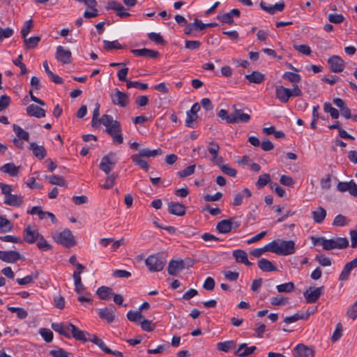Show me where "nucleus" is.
<instances>
[{
  "mask_svg": "<svg viewBox=\"0 0 357 357\" xmlns=\"http://www.w3.org/2000/svg\"><path fill=\"white\" fill-rule=\"evenodd\" d=\"M100 123L105 126L106 132L112 137L114 143H123V137L121 133V126L119 121L114 120L111 115L104 114L100 119Z\"/></svg>",
  "mask_w": 357,
  "mask_h": 357,
  "instance_id": "1",
  "label": "nucleus"
},
{
  "mask_svg": "<svg viewBox=\"0 0 357 357\" xmlns=\"http://www.w3.org/2000/svg\"><path fill=\"white\" fill-rule=\"evenodd\" d=\"M166 262V257L162 253L150 255L145 260V264L151 272L161 271Z\"/></svg>",
  "mask_w": 357,
  "mask_h": 357,
  "instance_id": "2",
  "label": "nucleus"
},
{
  "mask_svg": "<svg viewBox=\"0 0 357 357\" xmlns=\"http://www.w3.org/2000/svg\"><path fill=\"white\" fill-rule=\"evenodd\" d=\"M118 160L116 153L109 152L107 155L102 158L99 168L106 174H109L118 162Z\"/></svg>",
  "mask_w": 357,
  "mask_h": 357,
  "instance_id": "3",
  "label": "nucleus"
},
{
  "mask_svg": "<svg viewBox=\"0 0 357 357\" xmlns=\"http://www.w3.org/2000/svg\"><path fill=\"white\" fill-rule=\"evenodd\" d=\"M53 238L56 242L66 248H71L76 244L74 236L68 229H65L63 231L56 234Z\"/></svg>",
  "mask_w": 357,
  "mask_h": 357,
  "instance_id": "4",
  "label": "nucleus"
},
{
  "mask_svg": "<svg viewBox=\"0 0 357 357\" xmlns=\"http://www.w3.org/2000/svg\"><path fill=\"white\" fill-rule=\"evenodd\" d=\"M112 102L114 105H118L121 107H126L129 103L128 94L121 91L118 89H115L113 93L110 95Z\"/></svg>",
  "mask_w": 357,
  "mask_h": 357,
  "instance_id": "5",
  "label": "nucleus"
},
{
  "mask_svg": "<svg viewBox=\"0 0 357 357\" xmlns=\"http://www.w3.org/2000/svg\"><path fill=\"white\" fill-rule=\"evenodd\" d=\"M231 124L239 123H248L251 119L249 113H244L241 109L237 108L236 105H232Z\"/></svg>",
  "mask_w": 357,
  "mask_h": 357,
  "instance_id": "6",
  "label": "nucleus"
},
{
  "mask_svg": "<svg viewBox=\"0 0 357 357\" xmlns=\"http://www.w3.org/2000/svg\"><path fill=\"white\" fill-rule=\"evenodd\" d=\"M324 286L312 288L310 287L303 292V296L306 300L307 303H316L320 296L324 294Z\"/></svg>",
  "mask_w": 357,
  "mask_h": 357,
  "instance_id": "7",
  "label": "nucleus"
},
{
  "mask_svg": "<svg viewBox=\"0 0 357 357\" xmlns=\"http://www.w3.org/2000/svg\"><path fill=\"white\" fill-rule=\"evenodd\" d=\"M328 64L331 72L339 73L344 70L345 63L344 60L339 56L333 55L328 58Z\"/></svg>",
  "mask_w": 357,
  "mask_h": 357,
  "instance_id": "8",
  "label": "nucleus"
},
{
  "mask_svg": "<svg viewBox=\"0 0 357 357\" xmlns=\"http://www.w3.org/2000/svg\"><path fill=\"white\" fill-rule=\"evenodd\" d=\"M200 109V106L198 102L192 105L190 109L186 112L185 126L188 128H193L194 123L197 120V112Z\"/></svg>",
  "mask_w": 357,
  "mask_h": 357,
  "instance_id": "9",
  "label": "nucleus"
},
{
  "mask_svg": "<svg viewBox=\"0 0 357 357\" xmlns=\"http://www.w3.org/2000/svg\"><path fill=\"white\" fill-rule=\"evenodd\" d=\"M56 59L63 64H69L73 61L71 52L59 45L56 47Z\"/></svg>",
  "mask_w": 357,
  "mask_h": 357,
  "instance_id": "10",
  "label": "nucleus"
},
{
  "mask_svg": "<svg viewBox=\"0 0 357 357\" xmlns=\"http://www.w3.org/2000/svg\"><path fill=\"white\" fill-rule=\"evenodd\" d=\"M337 190L341 192L348 191L351 195L357 197V185L354 180H351L349 182H338Z\"/></svg>",
  "mask_w": 357,
  "mask_h": 357,
  "instance_id": "11",
  "label": "nucleus"
},
{
  "mask_svg": "<svg viewBox=\"0 0 357 357\" xmlns=\"http://www.w3.org/2000/svg\"><path fill=\"white\" fill-rule=\"evenodd\" d=\"M275 97L281 102L287 103L291 97V89L286 88L282 85L275 86Z\"/></svg>",
  "mask_w": 357,
  "mask_h": 357,
  "instance_id": "12",
  "label": "nucleus"
},
{
  "mask_svg": "<svg viewBox=\"0 0 357 357\" xmlns=\"http://www.w3.org/2000/svg\"><path fill=\"white\" fill-rule=\"evenodd\" d=\"M116 307L113 305H110L108 307L101 308L98 310V316L108 323L114 321L115 318Z\"/></svg>",
  "mask_w": 357,
  "mask_h": 357,
  "instance_id": "13",
  "label": "nucleus"
},
{
  "mask_svg": "<svg viewBox=\"0 0 357 357\" xmlns=\"http://www.w3.org/2000/svg\"><path fill=\"white\" fill-rule=\"evenodd\" d=\"M295 242L292 240L280 241L279 255L287 256L295 252Z\"/></svg>",
  "mask_w": 357,
  "mask_h": 357,
  "instance_id": "14",
  "label": "nucleus"
},
{
  "mask_svg": "<svg viewBox=\"0 0 357 357\" xmlns=\"http://www.w3.org/2000/svg\"><path fill=\"white\" fill-rule=\"evenodd\" d=\"M357 267V257L354 258L351 261L347 263L342 271H341L338 280L339 281L344 282L349 279V275L351 271Z\"/></svg>",
  "mask_w": 357,
  "mask_h": 357,
  "instance_id": "15",
  "label": "nucleus"
},
{
  "mask_svg": "<svg viewBox=\"0 0 357 357\" xmlns=\"http://www.w3.org/2000/svg\"><path fill=\"white\" fill-rule=\"evenodd\" d=\"M167 211L170 214L183 216L186 213V207L179 202H170L167 204Z\"/></svg>",
  "mask_w": 357,
  "mask_h": 357,
  "instance_id": "16",
  "label": "nucleus"
},
{
  "mask_svg": "<svg viewBox=\"0 0 357 357\" xmlns=\"http://www.w3.org/2000/svg\"><path fill=\"white\" fill-rule=\"evenodd\" d=\"M22 258L21 255L15 250H0V259L6 263H15Z\"/></svg>",
  "mask_w": 357,
  "mask_h": 357,
  "instance_id": "17",
  "label": "nucleus"
},
{
  "mask_svg": "<svg viewBox=\"0 0 357 357\" xmlns=\"http://www.w3.org/2000/svg\"><path fill=\"white\" fill-rule=\"evenodd\" d=\"M130 52L137 56L155 59L158 57L160 53L158 51L142 48V49H132Z\"/></svg>",
  "mask_w": 357,
  "mask_h": 357,
  "instance_id": "18",
  "label": "nucleus"
},
{
  "mask_svg": "<svg viewBox=\"0 0 357 357\" xmlns=\"http://www.w3.org/2000/svg\"><path fill=\"white\" fill-rule=\"evenodd\" d=\"M40 235L38 229H32L31 227L29 225L24 231V241L32 244L39 238Z\"/></svg>",
  "mask_w": 357,
  "mask_h": 357,
  "instance_id": "19",
  "label": "nucleus"
},
{
  "mask_svg": "<svg viewBox=\"0 0 357 357\" xmlns=\"http://www.w3.org/2000/svg\"><path fill=\"white\" fill-rule=\"evenodd\" d=\"M257 350L255 346L248 347L246 343L241 344L238 349L234 351V354L238 357H246L250 356Z\"/></svg>",
  "mask_w": 357,
  "mask_h": 357,
  "instance_id": "20",
  "label": "nucleus"
},
{
  "mask_svg": "<svg viewBox=\"0 0 357 357\" xmlns=\"http://www.w3.org/2000/svg\"><path fill=\"white\" fill-rule=\"evenodd\" d=\"M72 337L76 340L86 342L89 341V336H91L88 332L79 329L75 325H70Z\"/></svg>",
  "mask_w": 357,
  "mask_h": 357,
  "instance_id": "21",
  "label": "nucleus"
},
{
  "mask_svg": "<svg viewBox=\"0 0 357 357\" xmlns=\"http://www.w3.org/2000/svg\"><path fill=\"white\" fill-rule=\"evenodd\" d=\"M294 357H314V351L307 346L299 344L294 348Z\"/></svg>",
  "mask_w": 357,
  "mask_h": 357,
  "instance_id": "22",
  "label": "nucleus"
},
{
  "mask_svg": "<svg viewBox=\"0 0 357 357\" xmlns=\"http://www.w3.org/2000/svg\"><path fill=\"white\" fill-rule=\"evenodd\" d=\"M29 149L33 153V155L39 160L44 159L47 155V151L44 146H40L36 142H31Z\"/></svg>",
  "mask_w": 357,
  "mask_h": 357,
  "instance_id": "23",
  "label": "nucleus"
},
{
  "mask_svg": "<svg viewBox=\"0 0 357 357\" xmlns=\"http://www.w3.org/2000/svg\"><path fill=\"white\" fill-rule=\"evenodd\" d=\"M26 112L28 116L38 119L45 116V110L34 104L29 105L26 109Z\"/></svg>",
  "mask_w": 357,
  "mask_h": 357,
  "instance_id": "24",
  "label": "nucleus"
},
{
  "mask_svg": "<svg viewBox=\"0 0 357 357\" xmlns=\"http://www.w3.org/2000/svg\"><path fill=\"white\" fill-rule=\"evenodd\" d=\"M184 261L183 260H171L168 266V273L170 275H176L181 271L184 269Z\"/></svg>",
  "mask_w": 357,
  "mask_h": 357,
  "instance_id": "25",
  "label": "nucleus"
},
{
  "mask_svg": "<svg viewBox=\"0 0 357 357\" xmlns=\"http://www.w3.org/2000/svg\"><path fill=\"white\" fill-rule=\"evenodd\" d=\"M285 7L284 2L277 3L273 6H267L264 1L260 2V8L271 15H273L276 11L282 12Z\"/></svg>",
  "mask_w": 357,
  "mask_h": 357,
  "instance_id": "26",
  "label": "nucleus"
},
{
  "mask_svg": "<svg viewBox=\"0 0 357 357\" xmlns=\"http://www.w3.org/2000/svg\"><path fill=\"white\" fill-rule=\"evenodd\" d=\"M233 228V218L228 220H222L216 225V229L220 234H227L231 231Z\"/></svg>",
  "mask_w": 357,
  "mask_h": 357,
  "instance_id": "27",
  "label": "nucleus"
},
{
  "mask_svg": "<svg viewBox=\"0 0 357 357\" xmlns=\"http://www.w3.org/2000/svg\"><path fill=\"white\" fill-rule=\"evenodd\" d=\"M204 29V23L198 19H195L194 22L188 24L184 29L186 35H191L195 31H202Z\"/></svg>",
  "mask_w": 357,
  "mask_h": 357,
  "instance_id": "28",
  "label": "nucleus"
},
{
  "mask_svg": "<svg viewBox=\"0 0 357 357\" xmlns=\"http://www.w3.org/2000/svg\"><path fill=\"white\" fill-rule=\"evenodd\" d=\"M257 265L258 267L264 272H272L278 271L277 266H275L273 262L264 258L259 259L258 261Z\"/></svg>",
  "mask_w": 357,
  "mask_h": 357,
  "instance_id": "29",
  "label": "nucleus"
},
{
  "mask_svg": "<svg viewBox=\"0 0 357 357\" xmlns=\"http://www.w3.org/2000/svg\"><path fill=\"white\" fill-rule=\"evenodd\" d=\"M310 314H311V312H309V311H307L304 313L297 312V313L293 314L292 316L286 317L284 319V322L289 324L296 322L298 320H307V319H308Z\"/></svg>",
  "mask_w": 357,
  "mask_h": 357,
  "instance_id": "30",
  "label": "nucleus"
},
{
  "mask_svg": "<svg viewBox=\"0 0 357 357\" xmlns=\"http://www.w3.org/2000/svg\"><path fill=\"white\" fill-rule=\"evenodd\" d=\"M96 294L101 300L108 301L114 294V292L112 288L106 286H101L97 289Z\"/></svg>",
  "mask_w": 357,
  "mask_h": 357,
  "instance_id": "31",
  "label": "nucleus"
},
{
  "mask_svg": "<svg viewBox=\"0 0 357 357\" xmlns=\"http://www.w3.org/2000/svg\"><path fill=\"white\" fill-rule=\"evenodd\" d=\"M22 203V197L18 195L10 194L5 197L4 204L12 206H20Z\"/></svg>",
  "mask_w": 357,
  "mask_h": 357,
  "instance_id": "32",
  "label": "nucleus"
},
{
  "mask_svg": "<svg viewBox=\"0 0 357 357\" xmlns=\"http://www.w3.org/2000/svg\"><path fill=\"white\" fill-rule=\"evenodd\" d=\"M252 192L248 188H244L242 192L237 193L234 198L232 204L235 206H240L243 204V199L245 197H250Z\"/></svg>",
  "mask_w": 357,
  "mask_h": 357,
  "instance_id": "33",
  "label": "nucleus"
},
{
  "mask_svg": "<svg viewBox=\"0 0 357 357\" xmlns=\"http://www.w3.org/2000/svg\"><path fill=\"white\" fill-rule=\"evenodd\" d=\"M73 279L75 283V291L78 294H82L84 293L85 287L82 282V278L80 272L75 271L73 273Z\"/></svg>",
  "mask_w": 357,
  "mask_h": 357,
  "instance_id": "34",
  "label": "nucleus"
},
{
  "mask_svg": "<svg viewBox=\"0 0 357 357\" xmlns=\"http://www.w3.org/2000/svg\"><path fill=\"white\" fill-rule=\"evenodd\" d=\"M162 154V151L161 149H157L154 150H150L148 148H144L139 151V155L142 158H154L158 155H161Z\"/></svg>",
  "mask_w": 357,
  "mask_h": 357,
  "instance_id": "35",
  "label": "nucleus"
},
{
  "mask_svg": "<svg viewBox=\"0 0 357 357\" xmlns=\"http://www.w3.org/2000/svg\"><path fill=\"white\" fill-rule=\"evenodd\" d=\"M312 215L313 220L317 224H321L326 216V211L323 207L319 206L317 211L312 212Z\"/></svg>",
  "mask_w": 357,
  "mask_h": 357,
  "instance_id": "36",
  "label": "nucleus"
},
{
  "mask_svg": "<svg viewBox=\"0 0 357 357\" xmlns=\"http://www.w3.org/2000/svg\"><path fill=\"white\" fill-rule=\"evenodd\" d=\"M245 79L251 83L261 84L265 79V75L259 71H254L245 75Z\"/></svg>",
  "mask_w": 357,
  "mask_h": 357,
  "instance_id": "37",
  "label": "nucleus"
},
{
  "mask_svg": "<svg viewBox=\"0 0 357 357\" xmlns=\"http://www.w3.org/2000/svg\"><path fill=\"white\" fill-rule=\"evenodd\" d=\"M89 341L93 342L96 345H97L102 351L105 352H111V349L107 347L103 340L99 338L97 335L93 334L91 336H89Z\"/></svg>",
  "mask_w": 357,
  "mask_h": 357,
  "instance_id": "38",
  "label": "nucleus"
},
{
  "mask_svg": "<svg viewBox=\"0 0 357 357\" xmlns=\"http://www.w3.org/2000/svg\"><path fill=\"white\" fill-rule=\"evenodd\" d=\"M1 171L8 174L11 176L18 175L19 167H16L13 162L6 163L1 167Z\"/></svg>",
  "mask_w": 357,
  "mask_h": 357,
  "instance_id": "39",
  "label": "nucleus"
},
{
  "mask_svg": "<svg viewBox=\"0 0 357 357\" xmlns=\"http://www.w3.org/2000/svg\"><path fill=\"white\" fill-rule=\"evenodd\" d=\"M219 351L228 352L236 347V342L234 340H227L218 342L216 345Z\"/></svg>",
  "mask_w": 357,
  "mask_h": 357,
  "instance_id": "40",
  "label": "nucleus"
},
{
  "mask_svg": "<svg viewBox=\"0 0 357 357\" xmlns=\"http://www.w3.org/2000/svg\"><path fill=\"white\" fill-rule=\"evenodd\" d=\"M45 178L49 181V183L52 185H56L59 186L66 187L67 184L65 179L59 175H50L46 176Z\"/></svg>",
  "mask_w": 357,
  "mask_h": 357,
  "instance_id": "41",
  "label": "nucleus"
},
{
  "mask_svg": "<svg viewBox=\"0 0 357 357\" xmlns=\"http://www.w3.org/2000/svg\"><path fill=\"white\" fill-rule=\"evenodd\" d=\"M317 242L320 243L325 250H331L336 248V245L333 238L326 239L324 237H320L317 239Z\"/></svg>",
  "mask_w": 357,
  "mask_h": 357,
  "instance_id": "42",
  "label": "nucleus"
},
{
  "mask_svg": "<svg viewBox=\"0 0 357 357\" xmlns=\"http://www.w3.org/2000/svg\"><path fill=\"white\" fill-rule=\"evenodd\" d=\"M23 39H24V45H25L26 48L28 50H30V49H33L37 47L38 43L41 40V37L40 36H32V37H30L29 38H27L26 37H25V38H23Z\"/></svg>",
  "mask_w": 357,
  "mask_h": 357,
  "instance_id": "43",
  "label": "nucleus"
},
{
  "mask_svg": "<svg viewBox=\"0 0 357 357\" xmlns=\"http://www.w3.org/2000/svg\"><path fill=\"white\" fill-rule=\"evenodd\" d=\"M282 77L284 79L293 83V84H298L301 79V77L299 74L293 72H285L282 75Z\"/></svg>",
  "mask_w": 357,
  "mask_h": 357,
  "instance_id": "44",
  "label": "nucleus"
},
{
  "mask_svg": "<svg viewBox=\"0 0 357 357\" xmlns=\"http://www.w3.org/2000/svg\"><path fill=\"white\" fill-rule=\"evenodd\" d=\"M13 131L17 137L20 139L25 140L26 142L29 141V133L25 130H24L20 126L14 124L13 126Z\"/></svg>",
  "mask_w": 357,
  "mask_h": 357,
  "instance_id": "45",
  "label": "nucleus"
},
{
  "mask_svg": "<svg viewBox=\"0 0 357 357\" xmlns=\"http://www.w3.org/2000/svg\"><path fill=\"white\" fill-rule=\"evenodd\" d=\"M141 158L142 157L137 154L132 155L130 157L133 163L139 165L142 169L147 172L149 167V163L146 160H142Z\"/></svg>",
  "mask_w": 357,
  "mask_h": 357,
  "instance_id": "46",
  "label": "nucleus"
},
{
  "mask_svg": "<svg viewBox=\"0 0 357 357\" xmlns=\"http://www.w3.org/2000/svg\"><path fill=\"white\" fill-rule=\"evenodd\" d=\"M279 293H290L295 290V285L293 282H289L276 286Z\"/></svg>",
  "mask_w": 357,
  "mask_h": 357,
  "instance_id": "47",
  "label": "nucleus"
},
{
  "mask_svg": "<svg viewBox=\"0 0 357 357\" xmlns=\"http://www.w3.org/2000/svg\"><path fill=\"white\" fill-rule=\"evenodd\" d=\"M128 319L132 322L139 323L144 319V316L140 311L130 310L126 315Z\"/></svg>",
  "mask_w": 357,
  "mask_h": 357,
  "instance_id": "48",
  "label": "nucleus"
},
{
  "mask_svg": "<svg viewBox=\"0 0 357 357\" xmlns=\"http://www.w3.org/2000/svg\"><path fill=\"white\" fill-rule=\"evenodd\" d=\"M0 229L4 233L9 232L13 229L10 221L3 216H0Z\"/></svg>",
  "mask_w": 357,
  "mask_h": 357,
  "instance_id": "49",
  "label": "nucleus"
},
{
  "mask_svg": "<svg viewBox=\"0 0 357 357\" xmlns=\"http://www.w3.org/2000/svg\"><path fill=\"white\" fill-rule=\"evenodd\" d=\"M100 105L98 102H96L95 105V107L93 109V117H92V121H91V126L93 128L97 127L98 123H100V119H98V117L100 116Z\"/></svg>",
  "mask_w": 357,
  "mask_h": 357,
  "instance_id": "50",
  "label": "nucleus"
},
{
  "mask_svg": "<svg viewBox=\"0 0 357 357\" xmlns=\"http://www.w3.org/2000/svg\"><path fill=\"white\" fill-rule=\"evenodd\" d=\"M37 247L43 251L50 250L52 248V246L48 243L43 235H40L38 239Z\"/></svg>",
  "mask_w": 357,
  "mask_h": 357,
  "instance_id": "51",
  "label": "nucleus"
},
{
  "mask_svg": "<svg viewBox=\"0 0 357 357\" xmlns=\"http://www.w3.org/2000/svg\"><path fill=\"white\" fill-rule=\"evenodd\" d=\"M280 240H274L266 245L267 252H271L279 255Z\"/></svg>",
  "mask_w": 357,
  "mask_h": 357,
  "instance_id": "52",
  "label": "nucleus"
},
{
  "mask_svg": "<svg viewBox=\"0 0 357 357\" xmlns=\"http://www.w3.org/2000/svg\"><path fill=\"white\" fill-rule=\"evenodd\" d=\"M271 176L268 174H264L261 176H259L257 183L256 185L258 188H262L269 183H271Z\"/></svg>",
  "mask_w": 357,
  "mask_h": 357,
  "instance_id": "53",
  "label": "nucleus"
},
{
  "mask_svg": "<svg viewBox=\"0 0 357 357\" xmlns=\"http://www.w3.org/2000/svg\"><path fill=\"white\" fill-rule=\"evenodd\" d=\"M349 223L348 218L343 215H337L335 217L333 225L335 227H344Z\"/></svg>",
  "mask_w": 357,
  "mask_h": 357,
  "instance_id": "54",
  "label": "nucleus"
},
{
  "mask_svg": "<svg viewBox=\"0 0 357 357\" xmlns=\"http://www.w3.org/2000/svg\"><path fill=\"white\" fill-rule=\"evenodd\" d=\"M195 165H191L185 167L184 169L180 170L177 172V175L180 178H185L194 174L195 170Z\"/></svg>",
  "mask_w": 357,
  "mask_h": 357,
  "instance_id": "55",
  "label": "nucleus"
},
{
  "mask_svg": "<svg viewBox=\"0 0 357 357\" xmlns=\"http://www.w3.org/2000/svg\"><path fill=\"white\" fill-rule=\"evenodd\" d=\"M148 37L150 40L155 42L158 45H165L166 44V41L159 33L151 32L148 33Z\"/></svg>",
  "mask_w": 357,
  "mask_h": 357,
  "instance_id": "56",
  "label": "nucleus"
},
{
  "mask_svg": "<svg viewBox=\"0 0 357 357\" xmlns=\"http://www.w3.org/2000/svg\"><path fill=\"white\" fill-rule=\"evenodd\" d=\"M343 327L341 323H337L335 326V330L334 331L331 337V341L335 342L338 341L342 336Z\"/></svg>",
  "mask_w": 357,
  "mask_h": 357,
  "instance_id": "57",
  "label": "nucleus"
},
{
  "mask_svg": "<svg viewBox=\"0 0 357 357\" xmlns=\"http://www.w3.org/2000/svg\"><path fill=\"white\" fill-rule=\"evenodd\" d=\"M126 86L128 89L136 88V89H140L142 91L146 90L149 87L148 84L146 83H142V82H139L137 81H131V80L127 82Z\"/></svg>",
  "mask_w": 357,
  "mask_h": 357,
  "instance_id": "58",
  "label": "nucleus"
},
{
  "mask_svg": "<svg viewBox=\"0 0 357 357\" xmlns=\"http://www.w3.org/2000/svg\"><path fill=\"white\" fill-rule=\"evenodd\" d=\"M107 177L106 178L105 183L103 184L102 188L105 189H110L114 187L116 184V179L117 178V175L114 174H107Z\"/></svg>",
  "mask_w": 357,
  "mask_h": 357,
  "instance_id": "59",
  "label": "nucleus"
},
{
  "mask_svg": "<svg viewBox=\"0 0 357 357\" xmlns=\"http://www.w3.org/2000/svg\"><path fill=\"white\" fill-rule=\"evenodd\" d=\"M39 333L46 342L49 343L52 341L54 335L53 333L50 329L45 328H40Z\"/></svg>",
  "mask_w": 357,
  "mask_h": 357,
  "instance_id": "60",
  "label": "nucleus"
},
{
  "mask_svg": "<svg viewBox=\"0 0 357 357\" xmlns=\"http://www.w3.org/2000/svg\"><path fill=\"white\" fill-rule=\"evenodd\" d=\"M139 324L142 329L147 332L153 331L155 327V324H152L151 321L146 319L144 317V319L141 320Z\"/></svg>",
  "mask_w": 357,
  "mask_h": 357,
  "instance_id": "61",
  "label": "nucleus"
},
{
  "mask_svg": "<svg viewBox=\"0 0 357 357\" xmlns=\"http://www.w3.org/2000/svg\"><path fill=\"white\" fill-rule=\"evenodd\" d=\"M103 43L104 48L107 50H110L113 49L120 50L123 48L122 45L120 43H119L117 40H114L111 42L109 40H104Z\"/></svg>",
  "mask_w": 357,
  "mask_h": 357,
  "instance_id": "62",
  "label": "nucleus"
},
{
  "mask_svg": "<svg viewBox=\"0 0 357 357\" xmlns=\"http://www.w3.org/2000/svg\"><path fill=\"white\" fill-rule=\"evenodd\" d=\"M237 262L243 263L248 257V255L245 251L243 250H235L232 253Z\"/></svg>",
  "mask_w": 357,
  "mask_h": 357,
  "instance_id": "63",
  "label": "nucleus"
},
{
  "mask_svg": "<svg viewBox=\"0 0 357 357\" xmlns=\"http://www.w3.org/2000/svg\"><path fill=\"white\" fill-rule=\"evenodd\" d=\"M347 316L351 319L352 320H355L357 317V300L355 303L351 305L347 311Z\"/></svg>",
  "mask_w": 357,
  "mask_h": 357,
  "instance_id": "64",
  "label": "nucleus"
}]
</instances>
